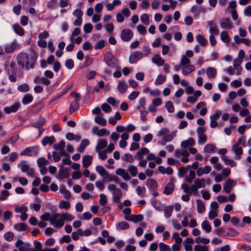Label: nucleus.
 <instances>
[{"label":"nucleus","mask_w":251,"mask_h":251,"mask_svg":"<svg viewBox=\"0 0 251 251\" xmlns=\"http://www.w3.org/2000/svg\"><path fill=\"white\" fill-rule=\"evenodd\" d=\"M49 161L45 158H40L37 160L38 166L40 168H43L45 166L47 165Z\"/></svg>","instance_id":"nucleus-59"},{"label":"nucleus","mask_w":251,"mask_h":251,"mask_svg":"<svg viewBox=\"0 0 251 251\" xmlns=\"http://www.w3.org/2000/svg\"><path fill=\"white\" fill-rule=\"evenodd\" d=\"M90 144V142L88 139H83L80 145L77 147V151L79 152H82L84 151L86 147Z\"/></svg>","instance_id":"nucleus-32"},{"label":"nucleus","mask_w":251,"mask_h":251,"mask_svg":"<svg viewBox=\"0 0 251 251\" xmlns=\"http://www.w3.org/2000/svg\"><path fill=\"white\" fill-rule=\"evenodd\" d=\"M18 89L21 92H26L29 90V87L27 84L24 83L19 85L18 87Z\"/></svg>","instance_id":"nucleus-61"},{"label":"nucleus","mask_w":251,"mask_h":251,"mask_svg":"<svg viewBox=\"0 0 251 251\" xmlns=\"http://www.w3.org/2000/svg\"><path fill=\"white\" fill-rule=\"evenodd\" d=\"M96 171L102 176H103L105 174H107V172L102 166L98 165L96 168Z\"/></svg>","instance_id":"nucleus-56"},{"label":"nucleus","mask_w":251,"mask_h":251,"mask_svg":"<svg viewBox=\"0 0 251 251\" xmlns=\"http://www.w3.org/2000/svg\"><path fill=\"white\" fill-rule=\"evenodd\" d=\"M78 100H74L71 103L69 108V112L72 113L79 108Z\"/></svg>","instance_id":"nucleus-33"},{"label":"nucleus","mask_w":251,"mask_h":251,"mask_svg":"<svg viewBox=\"0 0 251 251\" xmlns=\"http://www.w3.org/2000/svg\"><path fill=\"white\" fill-rule=\"evenodd\" d=\"M198 189L204 188L205 186V179L204 178H196L194 184Z\"/></svg>","instance_id":"nucleus-29"},{"label":"nucleus","mask_w":251,"mask_h":251,"mask_svg":"<svg viewBox=\"0 0 251 251\" xmlns=\"http://www.w3.org/2000/svg\"><path fill=\"white\" fill-rule=\"evenodd\" d=\"M33 96L30 94H25L22 99V103L24 104H27L33 100Z\"/></svg>","instance_id":"nucleus-44"},{"label":"nucleus","mask_w":251,"mask_h":251,"mask_svg":"<svg viewBox=\"0 0 251 251\" xmlns=\"http://www.w3.org/2000/svg\"><path fill=\"white\" fill-rule=\"evenodd\" d=\"M181 188L183 190L184 192L190 195H192L194 194L195 195H198V188L194 185H192L190 187H189L187 184L183 183L181 185Z\"/></svg>","instance_id":"nucleus-4"},{"label":"nucleus","mask_w":251,"mask_h":251,"mask_svg":"<svg viewBox=\"0 0 251 251\" xmlns=\"http://www.w3.org/2000/svg\"><path fill=\"white\" fill-rule=\"evenodd\" d=\"M204 151L206 153H212L216 151V148L213 144H208L204 148Z\"/></svg>","instance_id":"nucleus-38"},{"label":"nucleus","mask_w":251,"mask_h":251,"mask_svg":"<svg viewBox=\"0 0 251 251\" xmlns=\"http://www.w3.org/2000/svg\"><path fill=\"white\" fill-rule=\"evenodd\" d=\"M221 158L226 165L231 167L236 166V163L233 160L229 159L226 155H222Z\"/></svg>","instance_id":"nucleus-39"},{"label":"nucleus","mask_w":251,"mask_h":251,"mask_svg":"<svg viewBox=\"0 0 251 251\" xmlns=\"http://www.w3.org/2000/svg\"><path fill=\"white\" fill-rule=\"evenodd\" d=\"M219 23L223 29H229L232 27V23L229 18L221 19Z\"/></svg>","instance_id":"nucleus-13"},{"label":"nucleus","mask_w":251,"mask_h":251,"mask_svg":"<svg viewBox=\"0 0 251 251\" xmlns=\"http://www.w3.org/2000/svg\"><path fill=\"white\" fill-rule=\"evenodd\" d=\"M159 248L160 251H171L170 247L162 242L159 244Z\"/></svg>","instance_id":"nucleus-64"},{"label":"nucleus","mask_w":251,"mask_h":251,"mask_svg":"<svg viewBox=\"0 0 251 251\" xmlns=\"http://www.w3.org/2000/svg\"><path fill=\"white\" fill-rule=\"evenodd\" d=\"M231 150L236 155V156L234 157V158L236 160L240 159V156L243 153L242 148L241 147H239L237 145H233L232 147Z\"/></svg>","instance_id":"nucleus-16"},{"label":"nucleus","mask_w":251,"mask_h":251,"mask_svg":"<svg viewBox=\"0 0 251 251\" xmlns=\"http://www.w3.org/2000/svg\"><path fill=\"white\" fill-rule=\"evenodd\" d=\"M190 11L194 13L196 17H198L201 12V7L197 5H194L191 8Z\"/></svg>","instance_id":"nucleus-46"},{"label":"nucleus","mask_w":251,"mask_h":251,"mask_svg":"<svg viewBox=\"0 0 251 251\" xmlns=\"http://www.w3.org/2000/svg\"><path fill=\"white\" fill-rule=\"evenodd\" d=\"M104 60L106 64L111 68H116L117 66V60L109 52L104 54Z\"/></svg>","instance_id":"nucleus-3"},{"label":"nucleus","mask_w":251,"mask_h":251,"mask_svg":"<svg viewBox=\"0 0 251 251\" xmlns=\"http://www.w3.org/2000/svg\"><path fill=\"white\" fill-rule=\"evenodd\" d=\"M39 149L35 147H27L20 152L21 155L36 156L39 152Z\"/></svg>","instance_id":"nucleus-6"},{"label":"nucleus","mask_w":251,"mask_h":251,"mask_svg":"<svg viewBox=\"0 0 251 251\" xmlns=\"http://www.w3.org/2000/svg\"><path fill=\"white\" fill-rule=\"evenodd\" d=\"M208 246L197 245L194 247V251H208Z\"/></svg>","instance_id":"nucleus-62"},{"label":"nucleus","mask_w":251,"mask_h":251,"mask_svg":"<svg viewBox=\"0 0 251 251\" xmlns=\"http://www.w3.org/2000/svg\"><path fill=\"white\" fill-rule=\"evenodd\" d=\"M71 207L70 203L64 200L61 201L59 204V207L60 209H68Z\"/></svg>","instance_id":"nucleus-53"},{"label":"nucleus","mask_w":251,"mask_h":251,"mask_svg":"<svg viewBox=\"0 0 251 251\" xmlns=\"http://www.w3.org/2000/svg\"><path fill=\"white\" fill-rule=\"evenodd\" d=\"M206 75L209 78H214L217 75V70L213 67H208L206 70Z\"/></svg>","instance_id":"nucleus-26"},{"label":"nucleus","mask_w":251,"mask_h":251,"mask_svg":"<svg viewBox=\"0 0 251 251\" xmlns=\"http://www.w3.org/2000/svg\"><path fill=\"white\" fill-rule=\"evenodd\" d=\"M123 160L129 163H133L134 161L133 156L130 153H125L122 157Z\"/></svg>","instance_id":"nucleus-52"},{"label":"nucleus","mask_w":251,"mask_h":251,"mask_svg":"<svg viewBox=\"0 0 251 251\" xmlns=\"http://www.w3.org/2000/svg\"><path fill=\"white\" fill-rule=\"evenodd\" d=\"M196 39L202 46H205L207 44V41L205 39L204 37L201 34L197 35L196 36Z\"/></svg>","instance_id":"nucleus-47"},{"label":"nucleus","mask_w":251,"mask_h":251,"mask_svg":"<svg viewBox=\"0 0 251 251\" xmlns=\"http://www.w3.org/2000/svg\"><path fill=\"white\" fill-rule=\"evenodd\" d=\"M115 173L122 176L125 181H129L131 179L129 174L124 169L118 168L116 170Z\"/></svg>","instance_id":"nucleus-11"},{"label":"nucleus","mask_w":251,"mask_h":251,"mask_svg":"<svg viewBox=\"0 0 251 251\" xmlns=\"http://www.w3.org/2000/svg\"><path fill=\"white\" fill-rule=\"evenodd\" d=\"M158 170L160 173L162 174L171 175L173 173V170L170 167L165 168L162 166H160L158 167Z\"/></svg>","instance_id":"nucleus-30"},{"label":"nucleus","mask_w":251,"mask_h":251,"mask_svg":"<svg viewBox=\"0 0 251 251\" xmlns=\"http://www.w3.org/2000/svg\"><path fill=\"white\" fill-rule=\"evenodd\" d=\"M142 58L141 51L139 50L135 51L130 54L129 57V62L131 64H133Z\"/></svg>","instance_id":"nucleus-8"},{"label":"nucleus","mask_w":251,"mask_h":251,"mask_svg":"<svg viewBox=\"0 0 251 251\" xmlns=\"http://www.w3.org/2000/svg\"><path fill=\"white\" fill-rule=\"evenodd\" d=\"M195 143V141L193 138H190L187 140L181 143V146L183 148H186L189 146H193Z\"/></svg>","instance_id":"nucleus-31"},{"label":"nucleus","mask_w":251,"mask_h":251,"mask_svg":"<svg viewBox=\"0 0 251 251\" xmlns=\"http://www.w3.org/2000/svg\"><path fill=\"white\" fill-rule=\"evenodd\" d=\"M63 221H71L74 219L75 217L69 213H62L61 215Z\"/></svg>","instance_id":"nucleus-57"},{"label":"nucleus","mask_w":251,"mask_h":251,"mask_svg":"<svg viewBox=\"0 0 251 251\" xmlns=\"http://www.w3.org/2000/svg\"><path fill=\"white\" fill-rule=\"evenodd\" d=\"M93 156L89 155L83 156L82 157V165L84 168L88 167L92 163Z\"/></svg>","instance_id":"nucleus-20"},{"label":"nucleus","mask_w":251,"mask_h":251,"mask_svg":"<svg viewBox=\"0 0 251 251\" xmlns=\"http://www.w3.org/2000/svg\"><path fill=\"white\" fill-rule=\"evenodd\" d=\"M190 60L185 55H183L181 57L180 65L181 67L190 65Z\"/></svg>","instance_id":"nucleus-49"},{"label":"nucleus","mask_w":251,"mask_h":251,"mask_svg":"<svg viewBox=\"0 0 251 251\" xmlns=\"http://www.w3.org/2000/svg\"><path fill=\"white\" fill-rule=\"evenodd\" d=\"M126 220L131 221L134 223L141 222L143 220V216L141 214L132 215L130 217L126 218Z\"/></svg>","instance_id":"nucleus-25"},{"label":"nucleus","mask_w":251,"mask_h":251,"mask_svg":"<svg viewBox=\"0 0 251 251\" xmlns=\"http://www.w3.org/2000/svg\"><path fill=\"white\" fill-rule=\"evenodd\" d=\"M57 5V0H50L46 4L48 9H53L55 8Z\"/></svg>","instance_id":"nucleus-51"},{"label":"nucleus","mask_w":251,"mask_h":251,"mask_svg":"<svg viewBox=\"0 0 251 251\" xmlns=\"http://www.w3.org/2000/svg\"><path fill=\"white\" fill-rule=\"evenodd\" d=\"M239 234V232L232 228H225L224 236L234 237Z\"/></svg>","instance_id":"nucleus-17"},{"label":"nucleus","mask_w":251,"mask_h":251,"mask_svg":"<svg viewBox=\"0 0 251 251\" xmlns=\"http://www.w3.org/2000/svg\"><path fill=\"white\" fill-rule=\"evenodd\" d=\"M60 192L63 195L64 198L65 199L69 200L71 198V193L69 190H67L64 186H61L60 187Z\"/></svg>","instance_id":"nucleus-40"},{"label":"nucleus","mask_w":251,"mask_h":251,"mask_svg":"<svg viewBox=\"0 0 251 251\" xmlns=\"http://www.w3.org/2000/svg\"><path fill=\"white\" fill-rule=\"evenodd\" d=\"M17 47L18 44L16 42H12L7 44L4 47L5 52L6 53H11L15 50Z\"/></svg>","instance_id":"nucleus-15"},{"label":"nucleus","mask_w":251,"mask_h":251,"mask_svg":"<svg viewBox=\"0 0 251 251\" xmlns=\"http://www.w3.org/2000/svg\"><path fill=\"white\" fill-rule=\"evenodd\" d=\"M196 202L198 212L199 213H203L205 210V205L203 202L201 200H197Z\"/></svg>","instance_id":"nucleus-34"},{"label":"nucleus","mask_w":251,"mask_h":251,"mask_svg":"<svg viewBox=\"0 0 251 251\" xmlns=\"http://www.w3.org/2000/svg\"><path fill=\"white\" fill-rule=\"evenodd\" d=\"M221 40L225 43H228L230 41V37L226 31H223L221 33Z\"/></svg>","instance_id":"nucleus-48"},{"label":"nucleus","mask_w":251,"mask_h":251,"mask_svg":"<svg viewBox=\"0 0 251 251\" xmlns=\"http://www.w3.org/2000/svg\"><path fill=\"white\" fill-rule=\"evenodd\" d=\"M242 63V60H234L233 64V68L236 71V74L240 75L241 73L242 68L241 64Z\"/></svg>","instance_id":"nucleus-21"},{"label":"nucleus","mask_w":251,"mask_h":251,"mask_svg":"<svg viewBox=\"0 0 251 251\" xmlns=\"http://www.w3.org/2000/svg\"><path fill=\"white\" fill-rule=\"evenodd\" d=\"M65 146V142L64 141H61L58 144H54L53 145V148L55 150L59 151L64 149Z\"/></svg>","instance_id":"nucleus-58"},{"label":"nucleus","mask_w":251,"mask_h":251,"mask_svg":"<svg viewBox=\"0 0 251 251\" xmlns=\"http://www.w3.org/2000/svg\"><path fill=\"white\" fill-rule=\"evenodd\" d=\"M59 216V214L58 213H55L54 215H52L51 220H50V224L55 227L61 228L64 225V222L61 216H60L59 219H57Z\"/></svg>","instance_id":"nucleus-5"},{"label":"nucleus","mask_w":251,"mask_h":251,"mask_svg":"<svg viewBox=\"0 0 251 251\" xmlns=\"http://www.w3.org/2000/svg\"><path fill=\"white\" fill-rule=\"evenodd\" d=\"M235 183L234 180L230 179H227L224 185V190L226 193L229 194L234 187Z\"/></svg>","instance_id":"nucleus-12"},{"label":"nucleus","mask_w":251,"mask_h":251,"mask_svg":"<svg viewBox=\"0 0 251 251\" xmlns=\"http://www.w3.org/2000/svg\"><path fill=\"white\" fill-rule=\"evenodd\" d=\"M20 103L19 102H16L14 104L10 106L5 107L3 108V111L6 114H10L13 112H16L20 107Z\"/></svg>","instance_id":"nucleus-10"},{"label":"nucleus","mask_w":251,"mask_h":251,"mask_svg":"<svg viewBox=\"0 0 251 251\" xmlns=\"http://www.w3.org/2000/svg\"><path fill=\"white\" fill-rule=\"evenodd\" d=\"M128 85L125 80H121L117 86V88L120 93L123 94L126 92Z\"/></svg>","instance_id":"nucleus-18"},{"label":"nucleus","mask_w":251,"mask_h":251,"mask_svg":"<svg viewBox=\"0 0 251 251\" xmlns=\"http://www.w3.org/2000/svg\"><path fill=\"white\" fill-rule=\"evenodd\" d=\"M181 68L182 73L184 75H187L195 70V67L193 65H188L187 66H183L181 67Z\"/></svg>","instance_id":"nucleus-22"},{"label":"nucleus","mask_w":251,"mask_h":251,"mask_svg":"<svg viewBox=\"0 0 251 251\" xmlns=\"http://www.w3.org/2000/svg\"><path fill=\"white\" fill-rule=\"evenodd\" d=\"M26 163V161L23 160L18 165L19 167H21V170L24 173H26L29 169V166Z\"/></svg>","instance_id":"nucleus-54"},{"label":"nucleus","mask_w":251,"mask_h":251,"mask_svg":"<svg viewBox=\"0 0 251 251\" xmlns=\"http://www.w3.org/2000/svg\"><path fill=\"white\" fill-rule=\"evenodd\" d=\"M95 122L102 126H105L107 124L106 120L100 116H96L95 118Z\"/></svg>","instance_id":"nucleus-45"},{"label":"nucleus","mask_w":251,"mask_h":251,"mask_svg":"<svg viewBox=\"0 0 251 251\" xmlns=\"http://www.w3.org/2000/svg\"><path fill=\"white\" fill-rule=\"evenodd\" d=\"M146 185L149 188L155 190L157 187V184L155 180L152 179H148L146 181Z\"/></svg>","instance_id":"nucleus-36"},{"label":"nucleus","mask_w":251,"mask_h":251,"mask_svg":"<svg viewBox=\"0 0 251 251\" xmlns=\"http://www.w3.org/2000/svg\"><path fill=\"white\" fill-rule=\"evenodd\" d=\"M165 107L169 113H173L175 111V108L172 102L171 101H168L166 103Z\"/></svg>","instance_id":"nucleus-63"},{"label":"nucleus","mask_w":251,"mask_h":251,"mask_svg":"<svg viewBox=\"0 0 251 251\" xmlns=\"http://www.w3.org/2000/svg\"><path fill=\"white\" fill-rule=\"evenodd\" d=\"M202 228L206 232L209 233L211 231V226L207 221H203L201 225Z\"/></svg>","instance_id":"nucleus-43"},{"label":"nucleus","mask_w":251,"mask_h":251,"mask_svg":"<svg viewBox=\"0 0 251 251\" xmlns=\"http://www.w3.org/2000/svg\"><path fill=\"white\" fill-rule=\"evenodd\" d=\"M107 142L106 140L100 139L99 141L98 145L96 147L95 151L99 152V151H101V150L105 148L107 146Z\"/></svg>","instance_id":"nucleus-27"},{"label":"nucleus","mask_w":251,"mask_h":251,"mask_svg":"<svg viewBox=\"0 0 251 251\" xmlns=\"http://www.w3.org/2000/svg\"><path fill=\"white\" fill-rule=\"evenodd\" d=\"M149 152V150L146 148H143L140 149L137 152L138 159H142L143 158V155L148 153Z\"/></svg>","instance_id":"nucleus-37"},{"label":"nucleus","mask_w":251,"mask_h":251,"mask_svg":"<svg viewBox=\"0 0 251 251\" xmlns=\"http://www.w3.org/2000/svg\"><path fill=\"white\" fill-rule=\"evenodd\" d=\"M127 171L133 177L136 176L138 173L137 167L134 165H129L127 168Z\"/></svg>","instance_id":"nucleus-35"},{"label":"nucleus","mask_w":251,"mask_h":251,"mask_svg":"<svg viewBox=\"0 0 251 251\" xmlns=\"http://www.w3.org/2000/svg\"><path fill=\"white\" fill-rule=\"evenodd\" d=\"M169 132V129L166 127L162 128L158 132L157 134L158 137L163 136L162 139L158 142V144L161 146H165L167 142H171L176 136V131H172L170 133Z\"/></svg>","instance_id":"nucleus-2"},{"label":"nucleus","mask_w":251,"mask_h":251,"mask_svg":"<svg viewBox=\"0 0 251 251\" xmlns=\"http://www.w3.org/2000/svg\"><path fill=\"white\" fill-rule=\"evenodd\" d=\"M209 27V32L211 34L218 35L219 30L217 25L213 21H210L207 22Z\"/></svg>","instance_id":"nucleus-14"},{"label":"nucleus","mask_w":251,"mask_h":251,"mask_svg":"<svg viewBox=\"0 0 251 251\" xmlns=\"http://www.w3.org/2000/svg\"><path fill=\"white\" fill-rule=\"evenodd\" d=\"M173 210V207L172 206H168L165 207L164 213L166 218H169L172 216Z\"/></svg>","instance_id":"nucleus-42"},{"label":"nucleus","mask_w":251,"mask_h":251,"mask_svg":"<svg viewBox=\"0 0 251 251\" xmlns=\"http://www.w3.org/2000/svg\"><path fill=\"white\" fill-rule=\"evenodd\" d=\"M14 228L18 231H25L27 228V225L25 223H19L14 226Z\"/></svg>","instance_id":"nucleus-41"},{"label":"nucleus","mask_w":251,"mask_h":251,"mask_svg":"<svg viewBox=\"0 0 251 251\" xmlns=\"http://www.w3.org/2000/svg\"><path fill=\"white\" fill-rule=\"evenodd\" d=\"M13 29L15 32L20 35V36H24L25 34V31L23 27L20 26V25L18 24H15L12 25Z\"/></svg>","instance_id":"nucleus-24"},{"label":"nucleus","mask_w":251,"mask_h":251,"mask_svg":"<svg viewBox=\"0 0 251 251\" xmlns=\"http://www.w3.org/2000/svg\"><path fill=\"white\" fill-rule=\"evenodd\" d=\"M151 60L152 62L159 66L163 65L165 62L164 60L159 55H155L152 57Z\"/></svg>","instance_id":"nucleus-28"},{"label":"nucleus","mask_w":251,"mask_h":251,"mask_svg":"<svg viewBox=\"0 0 251 251\" xmlns=\"http://www.w3.org/2000/svg\"><path fill=\"white\" fill-rule=\"evenodd\" d=\"M195 242L197 244L202 243L205 245H206L209 243L210 240L206 238H201V237H198L195 239Z\"/></svg>","instance_id":"nucleus-50"},{"label":"nucleus","mask_w":251,"mask_h":251,"mask_svg":"<svg viewBox=\"0 0 251 251\" xmlns=\"http://www.w3.org/2000/svg\"><path fill=\"white\" fill-rule=\"evenodd\" d=\"M17 61L19 65L26 69H32L35 65L33 57L26 52H20L17 56Z\"/></svg>","instance_id":"nucleus-1"},{"label":"nucleus","mask_w":251,"mask_h":251,"mask_svg":"<svg viewBox=\"0 0 251 251\" xmlns=\"http://www.w3.org/2000/svg\"><path fill=\"white\" fill-rule=\"evenodd\" d=\"M14 237V233L11 231L7 232L4 234V238L5 240L9 242L12 241Z\"/></svg>","instance_id":"nucleus-60"},{"label":"nucleus","mask_w":251,"mask_h":251,"mask_svg":"<svg viewBox=\"0 0 251 251\" xmlns=\"http://www.w3.org/2000/svg\"><path fill=\"white\" fill-rule=\"evenodd\" d=\"M55 141L54 136H46L42 140V144L44 146L47 145H51Z\"/></svg>","instance_id":"nucleus-23"},{"label":"nucleus","mask_w":251,"mask_h":251,"mask_svg":"<svg viewBox=\"0 0 251 251\" xmlns=\"http://www.w3.org/2000/svg\"><path fill=\"white\" fill-rule=\"evenodd\" d=\"M133 37V33L130 29H124L122 30L121 38L122 40L127 42Z\"/></svg>","instance_id":"nucleus-9"},{"label":"nucleus","mask_w":251,"mask_h":251,"mask_svg":"<svg viewBox=\"0 0 251 251\" xmlns=\"http://www.w3.org/2000/svg\"><path fill=\"white\" fill-rule=\"evenodd\" d=\"M174 182V179L171 178L170 181L167 183L164 189L163 193L164 194L169 195L173 193L175 188Z\"/></svg>","instance_id":"nucleus-7"},{"label":"nucleus","mask_w":251,"mask_h":251,"mask_svg":"<svg viewBox=\"0 0 251 251\" xmlns=\"http://www.w3.org/2000/svg\"><path fill=\"white\" fill-rule=\"evenodd\" d=\"M193 239L191 238H187L183 242L185 250L186 251H192V246L191 244L194 243Z\"/></svg>","instance_id":"nucleus-19"},{"label":"nucleus","mask_w":251,"mask_h":251,"mask_svg":"<svg viewBox=\"0 0 251 251\" xmlns=\"http://www.w3.org/2000/svg\"><path fill=\"white\" fill-rule=\"evenodd\" d=\"M166 77L162 75H159L155 80L154 83L155 85H160L164 82L166 80Z\"/></svg>","instance_id":"nucleus-55"}]
</instances>
